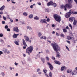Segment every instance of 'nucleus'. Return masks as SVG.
I'll return each instance as SVG.
<instances>
[{"label": "nucleus", "mask_w": 77, "mask_h": 77, "mask_svg": "<svg viewBox=\"0 0 77 77\" xmlns=\"http://www.w3.org/2000/svg\"><path fill=\"white\" fill-rule=\"evenodd\" d=\"M51 45L52 46L54 49L56 51V57H58L59 58L60 57V53L57 51H60V48L58 45L54 43V44L51 43Z\"/></svg>", "instance_id": "1"}, {"label": "nucleus", "mask_w": 77, "mask_h": 77, "mask_svg": "<svg viewBox=\"0 0 77 77\" xmlns=\"http://www.w3.org/2000/svg\"><path fill=\"white\" fill-rule=\"evenodd\" d=\"M73 0H68V3L69 4H66L64 6L63 5H61L60 6L61 9H63L64 8V9L65 11L67 10V9H71L72 8V5L71 4L72 3Z\"/></svg>", "instance_id": "2"}, {"label": "nucleus", "mask_w": 77, "mask_h": 77, "mask_svg": "<svg viewBox=\"0 0 77 77\" xmlns=\"http://www.w3.org/2000/svg\"><path fill=\"white\" fill-rule=\"evenodd\" d=\"M33 50V47L32 46H30L27 48L26 50V53H28L29 55H30V54L32 53V51Z\"/></svg>", "instance_id": "3"}, {"label": "nucleus", "mask_w": 77, "mask_h": 77, "mask_svg": "<svg viewBox=\"0 0 77 77\" xmlns=\"http://www.w3.org/2000/svg\"><path fill=\"white\" fill-rule=\"evenodd\" d=\"M53 17L55 20V21H57L58 22H60L61 21V18H60V17L58 15L56 14H54L53 15Z\"/></svg>", "instance_id": "4"}, {"label": "nucleus", "mask_w": 77, "mask_h": 77, "mask_svg": "<svg viewBox=\"0 0 77 77\" xmlns=\"http://www.w3.org/2000/svg\"><path fill=\"white\" fill-rule=\"evenodd\" d=\"M23 45H24L25 46H23V49H26V46H27V44H26V42H25V40L24 39L23 40Z\"/></svg>", "instance_id": "5"}, {"label": "nucleus", "mask_w": 77, "mask_h": 77, "mask_svg": "<svg viewBox=\"0 0 77 77\" xmlns=\"http://www.w3.org/2000/svg\"><path fill=\"white\" fill-rule=\"evenodd\" d=\"M75 17H70L69 19V21H70V22H72L73 21V20L74 21V20H75Z\"/></svg>", "instance_id": "6"}, {"label": "nucleus", "mask_w": 77, "mask_h": 77, "mask_svg": "<svg viewBox=\"0 0 77 77\" xmlns=\"http://www.w3.org/2000/svg\"><path fill=\"white\" fill-rule=\"evenodd\" d=\"M13 30L14 32H19V29H18V28L17 26L14 27L13 28Z\"/></svg>", "instance_id": "7"}, {"label": "nucleus", "mask_w": 77, "mask_h": 77, "mask_svg": "<svg viewBox=\"0 0 77 77\" xmlns=\"http://www.w3.org/2000/svg\"><path fill=\"white\" fill-rule=\"evenodd\" d=\"M47 64L49 66V68L51 70H53V65L50 63L49 62H48Z\"/></svg>", "instance_id": "8"}, {"label": "nucleus", "mask_w": 77, "mask_h": 77, "mask_svg": "<svg viewBox=\"0 0 77 77\" xmlns=\"http://www.w3.org/2000/svg\"><path fill=\"white\" fill-rule=\"evenodd\" d=\"M71 14H70L69 12H68L66 13L65 17L67 18H69L71 16Z\"/></svg>", "instance_id": "9"}, {"label": "nucleus", "mask_w": 77, "mask_h": 77, "mask_svg": "<svg viewBox=\"0 0 77 77\" xmlns=\"http://www.w3.org/2000/svg\"><path fill=\"white\" fill-rule=\"evenodd\" d=\"M24 37L25 38V40L26 41V42H29V37H28L27 36L25 35Z\"/></svg>", "instance_id": "10"}, {"label": "nucleus", "mask_w": 77, "mask_h": 77, "mask_svg": "<svg viewBox=\"0 0 77 77\" xmlns=\"http://www.w3.org/2000/svg\"><path fill=\"white\" fill-rule=\"evenodd\" d=\"M53 2L52 1H51L47 4V6H52L53 5Z\"/></svg>", "instance_id": "11"}, {"label": "nucleus", "mask_w": 77, "mask_h": 77, "mask_svg": "<svg viewBox=\"0 0 77 77\" xmlns=\"http://www.w3.org/2000/svg\"><path fill=\"white\" fill-rule=\"evenodd\" d=\"M66 67L65 66L62 67L61 69V71H65V70H66Z\"/></svg>", "instance_id": "12"}, {"label": "nucleus", "mask_w": 77, "mask_h": 77, "mask_svg": "<svg viewBox=\"0 0 77 77\" xmlns=\"http://www.w3.org/2000/svg\"><path fill=\"white\" fill-rule=\"evenodd\" d=\"M19 35V34H14V35H13V38H17V36Z\"/></svg>", "instance_id": "13"}, {"label": "nucleus", "mask_w": 77, "mask_h": 77, "mask_svg": "<svg viewBox=\"0 0 77 77\" xmlns=\"http://www.w3.org/2000/svg\"><path fill=\"white\" fill-rule=\"evenodd\" d=\"M55 63L56 64H57L58 65H60L61 63H60V62L59 61L55 60L54 61Z\"/></svg>", "instance_id": "14"}, {"label": "nucleus", "mask_w": 77, "mask_h": 77, "mask_svg": "<svg viewBox=\"0 0 77 77\" xmlns=\"http://www.w3.org/2000/svg\"><path fill=\"white\" fill-rule=\"evenodd\" d=\"M46 21V20L45 19H41L40 21V23H45V22Z\"/></svg>", "instance_id": "15"}, {"label": "nucleus", "mask_w": 77, "mask_h": 77, "mask_svg": "<svg viewBox=\"0 0 77 77\" xmlns=\"http://www.w3.org/2000/svg\"><path fill=\"white\" fill-rule=\"evenodd\" d=\"M67 73H70V74H72V70L68 69L67 71Z\"/></svg>", "instance_id": "16"}, {"label": "nucleus", "mask_w": 77, "mask_h": 77, "mask_svg": "<svg viewBox=\"0 0 77 77\" xmlns=\"http://www.w3.org/2000/svg\"><path fill=\"white\" fill-rule=\"evenodd\" d=\"M77 72L76 70H74V71L72 72V75H76V74H77Z\"/></svg>", "instance_id": "17"}, {"label": "nucleus", "mask_w": 77, "mask_h": 77, "mask_svg": "<svg viewBox=\"0 0 77 77\" xmlns=\"http://www.w3.org/2000/svg\"><path fill=\"white\" fill-rule=\"evenodd\" d=\"M2 51H4V53H6L7 52V49H6V48H3Z\"/></svg>", "instance_id": "18"}, {"label": "nucleus", "mask_w": 77, "mask_h": 77, "mask_svg": "<svg viewBox=\"0 0 77 77\" xmlns=\"http://www.w3.org/2000/svg\"><path fill=\"white\" fill-rule=\"evenodd\" d=\"M5 5L2 6L0 8V11H3V9H5Z\"/></svg>", "instance_id": "19"}, {"label": "nucleus", "mask_w": 77, "mask_h": 77, "mask_svg": "<svg viewBox=\"0 0 77 77\" xmlns=\"http://www.w3.org/2000/svg\"><path fill=\"white\" fill-rule=\"evenodd\" d=\"M77 20H75L73 21V25H74V26H75V25H76V24H77Z\"/></svg>", "instance_id": "20"}, {"label": "nucleus", "mask_w": 77, "mask_h": 77, "mask_svg": "<svg viewBox=\"0 0 77 77\" xmlns=\"http://www.w3.org/2000/svg\"><path fill=\"white\" fill-rule=\"evenodd\" d=\"M34 20H39V17L36 16L34 17Z\"/></svg>", "instance_id": "21"}, {"label": "nucleus", "mask_w": 77, "mask_h": 77, "mask_svg": "<svg viewBox=\"0 0 77 77\" xmlns=\"http://www.w3.org/2000/svg\"><path fill=\"white\" fill-rule=\"evenodd\" d=\"M41 60L42 62H43V63H45V59L43 58H41Z\"/></svg>", "instance_id": "22"}, {"label": "nucleus", "mask_w": 77, "mask_h": 77, "mask_svg": "<svg viewBox=\"0 0 77 77\" xmlns=\"http://www.w3.org/2000/svg\"><path fill=\"white\" fill-rule=\"evenodd\" d=\"M14 42L16 45H19V43H18V42L17 41H14Z\"/></svg>", "instance_id": "23"}, {"label": "nucleus", "mask_w": 77, "mask_h": 77, "mask_svg": "<svg viewBox=\"0 0 77 77\" xmlns=\"http://www.w3.org/2000/svg\"><path fill=\"white\" fill-rule=\"evenodd\" d=\"M27 29L29 30H32V28L29 26H27Z\"/></svg>", "instance_id": "24"}, {"label": "nucleus", "mask_w": 77, "mask_h": 77, "mask_svg": "<svg viewBox=\"0 0 77 77\" xmlns=\"http://www.w3.org/2000/svg\"><path fill=\"white\" fill-rule=\"evenodd\" d=\"M71 14L73 15H74V14H77V11L73 12V11H71Z\"/></svg>", "instance_id": "25"}, {"label": "nucleus", "mask_w": 77, "mask_h": 77, "mask_svg": "<svg viewBox=\"0 0 77 77\" xmlns=\"http://www.w3.org/2000/svg\"><path fill=\"white\" fill-rule=\"evenodd\" d=\"M67 39H68V40H70V39H72V38L69 36H67Z\"/></svg>", "instance_id": "26"}, {"label": "nucleus", "mask_w": 77, "mask_h": 77, "mask_svg": "<svg viewBox=\"0 0 77 77\" xmlns=\"http://www.w3.org/2000/svg\"><path fill=\"white\" fill-rule=\"evenodd\" d=\"M33 14H31L29 16V18H33Z\"/></svg>", "instance_id": "27"}, {"label": "nucleus", "mask_w": 77, "mask_h": 77, "mask_svg": "<svg viewBox=\"0 0 77 77\" xmlns=\"http://www.w3.org/2000/svg\"><path fill=\"white\" fill-rule=\"evenodd\" d=\"M43 72L44 73H46V72H47V70L45 69H44L43 70Z\"/></svg>", "instance_id": "28"}, {"label": "nucleus", "mask_w": 77, "mask_h": 77, "mask_svg": "<svg viewBox=\"0 0 77 77\" xmlns=\"http://www.w3.org/2000/svg\"><path fill=\"white\" fill-rule=\"evenodd\" d=\"M52 5L53 6H54V7H56V6H57V4L55 3H53V4H52Z\"/></svg>", "instance_id": "29"}, {"label": "nucleus", "mask_w": 77, "mask_h": 77, "mask_svg": "<svg viewBox=\"0 0 77 77\" xmlns=\"http://www.w3.org/2000/svg\"><path fill=\"white\" fill-rule=\"evenodd\" d=\"M23 15L25 16H27V13L26 12L23 13Z\"/></svg>", "instance_id": "30"}, {"label": "nucleus", "mask_w": 77, "mask_h": 77, "mask_svg": "<svg viewBox=\"0 0 77 77\" xmlns=\"http://www.w3.org/2000/svg\"><path fill=\"white\" fill-rule=\"evenodd\" d=\"M49 77H52V74H51V72H50L49 73Z\"/></svg>", "instance_id": "31"}, {"label": "nucleus", "mask_w": 77, "mask_h": 77, "mask_svg": "<svg viewBox=\"0 0 77 77\" xmlns=\"http://www.w3.org/2000/svg\"><path fill=\"white\" fill-rule=\"evenodd\" d=\"M69 26L70 27H71V30L72 29V25L71 24H69Z\"/></svg>", "instance_id": "32"}, {"label": "nucleus", "mask_w": 77, "mask_h": 77, "mask_svg": "<svg viewBox=\"0 0 77 77\" xmlns=\"http://www.w3.org/2000/svg\"><path fill=\"white\" fill-rule=\"evenodd\" d=\"M42 35V34H41V33L39 32V33L38 34V36L39 37H40V36H41Z\"/></svg>", "instance_id": "33"}, {"label": "nucleus", "mask_w": 77, "mask_h": 77, "mask_svg": "<svg viewBox=\"0 0 77 77\" xmlns=\"http://www.w3.org/2000/svg\"><path fill=\"white\" fill-rule=\"evenodd\" d=\"M63 32L66 33V32H67V31H66L65 29H63Z\"/></svg>", "instance_id": "34"}, {"label": "nucleus", "mask_w": 77, "mask_h": 77, "mask_svg": "<svg viewBox=\"0 0 77 77\" xmlns=\"http://www.w3.org/2000/svg\"><path fill=\"white\" fill-rule=\"evenodd\" d=\"M7 16L8 17L7 18H8V19H11V18H10V17H10V16H9V15L7 14Z\"/></svg>", "instance_id": "35"}, {"label": "nucleus", "mask_w": 77, "mask_h": 77, "mask_svg": "<svg viewBox=\"0 0 77 77\" xmlns=\"http://www.w3.org/2000/svg\"><path fill=\"white\" fill-rule=\"evenodd\" d=\"M1 74L2 75V77H4V76L5 75V73H4V72H2L1 73Z\"/></svg>", "instance_id": "36"}, {"label": "nucleus", "mask_w": 77, "mask_h": 77, "mask_svg": "<svg viewBox=\"0 0 77 77\" xmlns=\"http://www.w3.org/2000/svg\"><path fill=\"white\" fill-rule=\"evenodd\" d=\"M43 39H47V37L45 36H43Z\"/></svg>", "instance_id": "37"}, {"label": "nucleus", "mask_w": 77, "mask_h": 77, "mask_svg": "<svg viewBox=\"0 0 77 77\" xmlns=\"http://www.w3.org/2000/svg\"><path fill=\"white\" fill-rule=\"evenodd\" d=\"M7 30L8 32H10V31H11V29L9 28H7Z\"/></svg>", "instance_id": "38"}, {"label": "nucleus", "mask_w": 77, "mask_h": 77, "mask_svg": "<svg viewBox=\"0 0 77 77\" xmlns=\"http://www.w3.org/2000/svg\"><path fill=\"white\" fill-rule=\"evenodd\" d=\"M51 58L53 60H56V58H55L54 57H52Z\"/></svg>", "instance_id": "39"}, {"label": "nucleus", "mask_w": 77, "mask_h": 77, "mask_svg": "<svg viewBox=\"0 0 77 77\" xmlns=\"http://www.w3.org/2000/svg\"><path fill=\"white\" fill-rule=\"evenodd\" d=\"M3 18L4 20H6V18L5 17V16H3Z\"/></svg>", "instance_id": "40"}, {"label": "nucleus", "mask_w": 77, "mask_h": 77, "mask_svg": "<svg viewBox=\"0 0 77 77\" xmlns=\"http://www.w3.org/2000/svg\"><path fill=\"white\" fill-rule=\"evenodd\" d=\"M5 28L6 29H8V25L5 26Z\"/></svg>", "instance_id": "41"}, {"label": "nucleus", "mask_w": 77, "mask_h": 77, "mask_svg": "<svg viewBox=\"0 0 77 77\" xmlns=\"http://www.w3.org/2000/svg\"><path fill=\"white\" fill-rule=\"evenodd\" d=\"M46 21H47V22H49L50 21V19L49 18H47L46 20Z\"/></svg>", "instance_id": "42"}, {"label": "nucleus", "mask_w": 77, "mask_h": 77, "mask_svg": "<svg viewBox=\"0 0 77 77\" xmlns=\"http://www.w3.org/2000/svg\"><path fill=\"white\" fill-rule=\"evenodd\" d=\"M60 36L62 37H64V35H63V33H61L60 34Z\"/></svg>", "instance_id": "43"}, {"label": "nucleus", "mask_w": 77, "mask_h": 77, "mask_svg": "<svg viewBox=\"0 0 77 77\" xmlns=\"http://www.w3.org/2000/svg\"><path fill=\"white\" fill-rule=\"evenodd\" d=\"M46 59L47 60H49V58L48 57H46Z\"/></svg>", "instance_id": "44"}, {"label": "nucleus", "mask_w": 77, "mask_h": 77, "mask_svg": "<svg viewBox=\"0 0 77 77\" xmlns=\"http://www.w3.org/2000/svg\"><path fill=\"white\" fill-rule=\"evenodd\" d=\"M45 12H49L48 10V9H45Z\"/></svg>", "instance_id": "45"}, {"label": "nucleus", "mask_w": 77, "mask_h": 77, "mask_svg": "<svg viewBox=\"0 0 77 77\" xmlns=\"http://www.w3.org/2000/svg\"><path fill=\"white\" fill-rule=\"evenodd\" d=\"M2 23L3 24H5V21H3L2 22Z\"/></svg>", "instance_id": "46"}, {"label": "nucleus", "mask_w": 77, "mask_h": 77, "mask_svg": "<svg viewBox=\"0 0 77 77\" xmlns=\"http://www.w3.org/2000/svg\"><path fill=\"white\" fill-rule=\"evenodd\" d=\"M3 34H0V37H3Z\"/></svg>", "instance_id": "47"}, {"label": "nucleus", "mask_w": 77, "mask_h": 77, "mask_svg": "<svg viewBox=\"0 0 77 77\" xmlns=\"http://www.w3.org/2000/svg\"><path fill=\"white\" fill-rule=\"evenodd\" d=\"M20 23H21L22 24H25V23H24V22H22L21 21H20Z\"/></svg>", "instance_id": "48"}, {"label": "nucleus", "mask_w": 77, "mask_h": 77, "mask_svg": "<svg viewBox=\"0 0 77 77\" xmlns=\"http://www.w3.org/2000/svg\"><path fill=\"white\" fill-rule=\"evenodd\" d=\"M3 54V52L2 51H0V55H1V54Z\"/></svg>", "instance_id": "49"}, {"label": "nucleus", "mask_w": 77, "mask_h": 77, "mask_svg": "<svg viewBox=\"0 0 77 77\" xmlns=\"http://www.w3.org/2000/svg\"><path fill=\"white\" fill-rule=\"evenodd\" d=\"M66 41L67 43H68V44H70V41L68 40H67Z\"/></svg>", "instance_id": "50"}, {"label": "nucleus", "mask_w": 77, "mask_h": 77, "mask_svg": "<svg viewBox=\"0 0 77 77\" xmlns=\"http://www.w3.org/2000/svg\"><path fill=\"white\" fill-rule=\"evenodd\" d=\"M14 65H16V66H17V65H18V63H16V62H15Z\"/></svg>", "instance_id": "51"}, {"label": "nucleus", "mask_w": 77, "mask_h": 77, "mask_svg": "<svg viewBox=\"0 0 77 77\" xmlns=\"http://www.w3.org/2000/svg\"><path fill=\"white\" fill-rule=\"evenodd\" d=\"M33 5H31L30 6V8H31V9H32L33 8Z\"/></svg>", "instance_id": "52"}, {"label": "nucleus", "mask_w": 77, "mask_h": 77, "mask_svg": "<svg viewBox=\"0 0 77 77\" xmlns=\"http://www.w3.org/2000/svg\"><path fill=\"white\" fill-rule=\"evenodd\" d=\"M74 1L75 3H76V5H77V0H74Z\"/></svg>", "instance_id": "53"}, {"label": "nucleus", "mask_w": 77, "mask_h": 77, "mask_svg": "<svg viewBox=\"0 0 77 77\" xmlns=\"http://www.w3.org/2000/svg\"><path fill=\"white\" fill-rule=\"evenodd\" d=\"M0 42H2V43L4 42L2 39L0 40Z\"/></svg>", "instance_id": "54"}, {"label": "nucleus", "mask_w": 77, "mask_h": 77, "mask_svg": "<svg viewBox=\"0 0 77 77\" xmlns=\"http://www.w3.org/2000/svg\"><path fill=\"white\" fill-rule=\"evenodd\" d=\"M3 14V12L2 11L0 12V14H1V15H2Z\"/></svg>", "instance_id": "55"}, {"label": "nucleus", "mask_w": 77, "mask_h": 77, "mask_svg": "<svg viewBox=\"0 0 77 77\" xmlns=\"http://www.w3.org/2000/svg\"><path fill=\"white\" fill-rule=\"evenodd\" d=\"M69 12L70 14H72V13H71V10H70L69 11V12Z\"/></svg>", "instance_id": "56"}, {"label": "nucleus", "mask_w": 77, "mask_h": 77, "mask_svg": "<svg viewBox=\"0 0 77 77\" xmlns=\"http://www.w3.org/2000/svg\"><path fill=\"white\" fill-rule=\"evenodd\" d=\"M52 26L53 27H54V26H55V25L54 24H53L52 25Z\"/></svg>", "instance_id": "57"}, {"label": "nucleus", "mask_w": 77, "mask_h": 77, "mask_svg": "<svg viewBox=\"0 0 77 77\" xmlns=\"http://www.w3.org/2000/svg\"><path fill=\"white\" fill-rule=\"evenodd\" d=\"M38 5H39V6H40V5H41V3L40 2H39L38 3Z\"/></svg>", "instance_id": "58"}, {"label": "nucleus", "mask_w": 77, "mask_h": 77, "mask_svg": "<svg viewBox=\"0 0 77 77\" xmlns=\"http://www.w3.org/2000/svg\"><path fill=\"white\" fill-rule=\"evenodd\" d=\"M10 69L11 70H12V69H13L12 67H10Z\"/></svg>", "instance_id": "59"}, {"label": "nucleus", "mask_w": 77, "mask_h": 77, "mask_svg": "<svg viewBox=\"0 0 77 77\" xmlns=\"http://www.w3.org/2000/svg\"><path fill=\"white\" fill-rule=\"evenodd\" d=\"M10 21H11V22L12 23H13V20H12L11 19H10Z\"/></svg>", "instance_id": "60"}, {"label": "nucleus", "mask_w": 77, "mask_h": 77, "mask_svg": "<svg viewBox=\"0 0 77 77\" xmlns=\"http://www.w3.org/2000/svg\"><path fill=\"white\" fill-rule=\"evenodd\" d=\"M56 35L57 36H59V34H58V33H57V32H56Z\"/></svg>", "instance_id": "61"}, {"label": "nucleus", "mask_w": 77, "mask_h": 77, "mask_svg": "<svg viewBox=\"0 0 77 77\" xmlns=\"http://www.w3.org/2000/svg\"><path fill=\"white\" fill-rule=\"evenodd\" d=\"M66 29H69V27L68 26H67L66 27Z\"/></svg>", "instance_id": "62"}, {"label": "nucleus", "mask_w": 77, "mask_h": 77, "mask_svg": "<svg viewBox=\"0 0 77 77\" xmlns=\"http://www.w3.org/2000/svg\"><path fill=\"white\" fill-rule=\"evenodd\" d=\"M15 76H18V73H16Z\"/></svg>", "instance_id": "63"}, {"label": "nucleus", "mask_w": 77, "mask_h": 77, "mask_svg": "<svg viewBox=\"0 0 77 77\" xmlns=\"http://www.w3.org/2000/svg\"><path fill=\"white\" fill-rule=\"evenodd\" d=\"M7 46L8 47H10V48L11 47V46H10V45H7Z\"/></svg>", "instance_id": "64"}]
</instances>
